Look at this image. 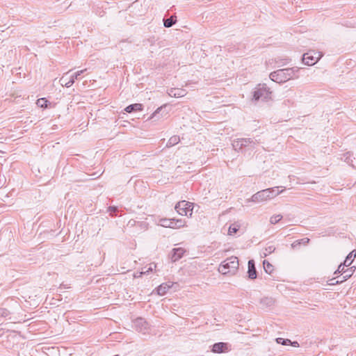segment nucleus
Instances as JSON below:
<instances>
[{
  "mask_svg": "<svg viewBox=\"0 0 356 356\" xmlns=\"http://www.w3.org/2000/svg\"><path fill=\"white\" fill-rule=\"evenodd\" d=\"M138 224H140V227H146L147 224L144 222H138Z\"/></svg>",
  "mask_w": 356,
  "mask_h": 356,
  "instance_id": "46",
  "label": "nucleus"
},
{
  "mask_svg": "<svg viewBox=\"0 0 356 356\" xmlns=\"http://www.w3.org/2000/svg\"><path fill=\"white\" fill-rule=\"evenodd\" d=\"M176 22V17L171 16L168 18L163 19V25L166 28L172 27Z\"/></svg>",
  "mask_w": 356,
  "mask_h": 356,
  "instance_id": "22",
  "label": "nucleus"
},
{
  "mask_svg": "<svg viewBox=\"0 0 356 356\" xmlns=\"http://www.w3.org/2000/svg\"><path fill=\"white\" fill-rule=\"evenodd\" d=\"M260 303L266 307H271L274 304V300L270 297H265L261 299Z\"/></svg>",
  "mask_w": 356,
  "mask_h": 356,
  "instance_id": "25",
  "label": "nucleus"
},
{
  "mask_svg": "<svg viewBox=\"0 0 356 356\" xmlns=\"http://www.w3.org/2000/svg\"><path fill=\"white\" fill-rule=\"evenodd\" d=\"M337 280H342V275H341L340 276L336 277Z\"/></svg>",
  "mask_w": 356,
  "mask_h": 356,
  "instance_id": "47",
  "label": "nucleus"
},
{
  "mask_svg": "<svg viewBox=\"0 0 356 356\" xmlns=\"http://www.w3.org/2000/svg\"><path fill=\"white\" fill-rule=\"evenodd\" d=\"M299 70L300 67H298L279 69L272 72L269 74V78L274 82L283 83L291 79H298L299 77L298 74Z\"/></svg>",
  "mask_w": 356,
  "mask_h": 356,
  "instance_id": "1",
  "label": "nucleus"
},
{
  "mask_svg": "<svg viewBox=\"0 0 356 356\" xmlns=\"http://www.w3.org/2000/svg\"><path fill=\"white\" fill-rule=\"evenodd\" d=\"M309 242V238H303L302 239H300V243L303 245H307Z\"/></svg>",
  "mask_w": 356,
  "mask_h": 356,
  "instance_id": "40",
  "label": "nucleus"
},
{
  "mask_svg": "<svg viewBox=\"0 0 356 356\" xmlns=\"http://www.w3.org/2000/svg\"><path fill=\"white\" fill-rule=\"evenodd\" d=\"M143 105L142 104H140V103H136V104H130L129 106H127L125 108H124V111L127 113H133V112H136V111H143Z\"/></svg>",
  "mask_w": 356,
  "mask_h": 356,
  "instance_id": "15",
  "label": "nucleus"
},
{
  "mask_svg": "<svg viewBox=\"0 0 356 356\" xmlns=\"http://www.w3.org/2000/svg\"><path fill=\"white\" fill-rule=\"evenodd\" d=\"M278 188L279 187L275 186L258 191L252 196L251 201L254 202H261L267 200H270L283 191L282 190L278 191Z\"/></svg>",
  "mask_w": 356,
  "mask_h": 356,
  "instance_id": "4",
  "label": "nucleus"
},
{
  "mask_svg": "<svg viewBox=\"0 0 356 356\" xmlns=\"http://www.w3.org/2000/svg\"><path fill=\"white\" fill-rule=\"evenodd\" d=\"M248 277L250 280H255L257 277V271L255 267V262L253 259H250L248 263Z\"/></svg>",
  "mask_w": 356,
  "mask_h": 356,
  "instance_id": "9",
  "label": "nucleus"
},
{
  "mask_svg": "<svg viewBox=\"0 0 356 356\" xmlns=\"http://www.w3.org/2000/svg\"><path fill=\"white\" fill-rule=\"evenodd\" d=\"M185 253V250L182 248H173L171 251L170 259L172 262H175L180 259L184 254Z\"/></svg>",
  "mask_w": 356,
  "mask_h": 356,
  "instance_id": "11",
  "label": "nucleus"
},
{
  "mask_svg": "<svg viewBox=\"0 0 356 356\" xmlns=\"http://www.w3.org/2000/svg\"><path fill=\"white\" fill-rule=\"evenodd\" d=\"M238 258L235 256H232L220 264L218 270L223 275H234L238 271Z\"/></svg>",
  "mask_w": 356,
  "mask_h": 356,
  "instance_id": "3",
  "label": "nucleus"
},
{
  "mask_svg": "<svg viewBox=\"0 0 356 356\" xmlns=\"http://www.w3.org/2000/svg\"><path fill=\"white\" fill-rule=\"evenodd\" d=\"M186 225V221L181 218L175 219L174 227L176 229L184 227Z\"/></svg>",
  "mask_w": 356,
  "mask_h": 356,
  "instance_id": "29",
  "label": "nucleus"
},
{
  "mask_svg": "<svg viewBox=\"0 0 356 356\" xmlns=\"http://www.w3.org/2000/svg\"><path fill=\"white\" fill-rule=\"evenodd\" d=\"M60 82L61 83L62 86H65V83L67 82V79L63 76L60 79Z\"/></svg>",
  "mask_w": 356,
  "mask_h": 356,
  "instance_id": "44",
  "label": "nucleus"
},
{
  "mask_svg": "<svg viewBox=\"0 0 356 356\" xmlns=\"http://www.w3.org/2000/svg\"><path fill=\"white\" fill-rule=\"evenodd\" d=\"M108 210L111 213H116L118 211V208L115 206H111L108 207Z\"/></svg>",
  "mask_w": 356,
  "mask_h": 356,
  "instance_id": "39",
  "label": "nucleus"
},
{
  "mask_svg": "<svg viewBox=\"0 0 356 356\" xmlns=\"http://www.w3.org/2000/svg\"><path fill=\"white\" fill-rule=\"evenodd\" d=\"M173 286V282H165L162 283L156 288V292L159 296H163L165 295L168 290L172 288Z\"/></svg>",
  "mask_w": 356,
  "mask_h": 356,
  "instance_id": "12",
  "label": "nucleus"
},
{
  "mask_svg": "<svg viewBox=\"0 0 356 356\" xmlns=\"http://www.w3.org/2000/svg\"><path fill=\"white\" fill-rule=\"evenodd\" d=\"M271 93L272 91L266 83H259L254 88L252 92V100L255 102L259 100L268 101L271 98Z\"/></svg>",
  "mask_w": 356,
  "mask_h": 356,
  "instance_id": "5",
  "label": "nucleus"
},
{
  "mask_svg": "<svg viewBox=\"0 0 356 356\" xmlns=\"http://www.w3.org/2000/svg\"><path fill=\"white\" fill-rule=\"evenodd\" d=\"M264 269L268 274H270L273 270V266L266 260L263 261Z\"/></svg>",
  "mask_w": 356,
  "mask_h": 356,
  "instance_id": "26",
  "label": "nucleus"
},
{
  "mask_svg": "<svg viewBox=\"0 0 356 356\" xmlns=\"http://www.w3.org/2000/svg\"><path fill=\"white\" fill-rule=\"evenodd\" d=\"M228 350V343L225 342L215 343L211 348V351L216 353H222Z\"/></svg>",
  "mask_w": 356,
  "mask_h": 356,
  "instance_id": "10",
  "label": "nucleus"
},
{
  "mask_svg": "<svg viewBox=\"0 0 356 356\" xmlns=\"http://www.w3.org/2000/svg\"><path fill=\"white\" fill-rule=\"evenodd\" d=\"M193 209V204L186 200L179 201L175 204V209L181 216H190L192 215Z\"/></svg>",
  "mask_w": 356,
  "mask_h": 356,
  "instance_id": "7",
  "label": "nucleus"
},
{
  "mask_svg": "<svg viewBox=\"0 0 356 356\" xmlns=\"http://www.w3.org/2000/svg\"><path fill=\"white\" fill-rule=\"evenodd\" d=\"M276 342L279 344H282L284 346H288L289 345V343H291V340L289 339H284L281 337H278L275 339Z\"/></svg>",
  "mask_w": 356,
  "mask_h": 356,
  "instance_id": "32",
  "label": "nucleus"
},
{
  "mask_svg": "<svg viewBox=\"0 0 356 356\" xmlns=\"http://www.w3.org/2000/svg\"><path fill=\"white\" fill-rule=\"evenodd\" d=\"M182 92L183 91H180L179 92H174V91L172 90L170 91V95L174 97H181L183 96V95L181 94Z\"/></svg>",
  "mask_w": 356,
  "mask_h": 356,
  "instance_id": "37",
  "label": "nucleus"
},
{
  "mask_svg": "<svg viewBox=\"0 0 356 356\" xmlns=\"http://www.w3.org/2000/svg\"><path fill=\"white\" fill-rule=\"evenodd\" d=\"M86 71V69L79 70L74 73L70 78V79L67 81V83H65V86L67 88L71 87L74 83L75 82V80L78 79L79 77Z\"/></svg>",
  "mask_w": 356,
  "mask_h": 356,
  "instance_id": "14",
  "label": "nucleus"
},
{
  "mask_svg": "<svg viewBox=\"0 0 356 356\" xmlns=\"http://www.w3.org/2000/svg\"><path fill=\"white\" fill-rule=\"evenodd\" d=\"M354 271L355 270L353 269V267L346 268L342 276V280H337L336 281V283H343L353 275Z\"/></svg>",
  "mask_w": 356,
  "mask_h": 356,
  "instance_id": "16",
  "label": "nucleus"
},
{
  "mask_svg": "<svg viewBox=\"0 0 356 356\" xmlns=\"http://www.w3.org/2000/svg\"><path fill=\"white\" fill-rule=\"evenodd\" d=\"M291 60V59L288 57L282 58L278 56L275 58V63L277 65V67H279L287 65Z\"/></svg>",
  "mask_w": 356,
  "mask_h": 356,
  "instance_id": "17",
  "label": "nucleus"
},
{
  "mask_svg": "<svg viewBox=\"0 0 356 356\" xmlns=\"http://www.w3.org/2000/svg\"><path fill=\"white\" fill-rule=\"evenodd\" d=\"M241 142L243 143V149L247 147L248 149L252 150L255 148L257 144V140L250 138H241Z\"/></svg>",
  "mask_w": 356,
  "mask_h": 356,
  "instance_id": "13",
  "label": "nucleus"
},
{
  "mask_svg": "<svg viewBox=\"0 0 356 356\" xmlns=\"http://www.w3.org/2000/svg\"><path fill=\"white\" fill-rule=\"evenodd\" d=\"M168 107L167 104H164L160 107H159L149 118V119H153L156 117L160 113H161V115H167L168 112L165 111V108Z\"/></svg>",
  "mask_w": 356,
  "mask_h": 356,
  "instance_id": "18",
  "label": "nucleus"
},
{
  "mask_svg": "<svg viewBox=\"0 0 356 356\" xmlns=\"http://www.w3.org/2000/svg\"><path fill=\"white\" fill-rule=\"evenodd\" d=\"M289 345L293 346V347H299V343L296 341H291L289 343Z\"/></svg>",
  "mask_w": 356,
  "mask_h": 356,
  "instance_id": "43",
  "label": "nucleus"
},
{
  "mask_svg": "<svg viewBox=\"0 0 356 356\" xmlns=\"http://www.w3.org/2000/svg\"><path fill=\"white\" fill-rule=\"evenodd\" d=\"M346 267H348V266H345L344 264H341L339 266L337 270L334 272V274H341L343 276V274L346 270Z\"/></svg>",
  "mask_w": 356,
  "mask_h": 356,
  "instance_id": "33",
  "label": "nucleus"
},
{
  "mask_svg": "<svg viewBox=\"0 0 356 356\" xmlns=\"http://www.w3.org/2000/svg\"><path fill=\"white\" fill-rule=\"evenodd\" d=\"M343 159L346 163L351 165L354 169H356V167L353 163L355 158L353 156V154L351 153L346 152V154H344Z\"/></svg>",
  "mask_w": 356,
  "mask_h": 356,
  "instance_id": "19",
  "label": "nucleus"
},
{
  "mask_svg": "<svg viewBox=\"0 0 356 356\" xmlns=\"http://www.w3.org/2000/svg\"><path fill=\"white\" fill-rule=\"evenodd\" d=\"M36 104L40 108H47L51 103L46 98L43 97L38 99L36 102Z\"/></svg>",
  "mask_w": 356,
  "mask_h": 356,
  "instance_id": "23",
  "label": "nucleus"
},
{
  "mask_svg": "<svg viewBox=\"0 0 356 356\" xmlns=\"http://www.w3.org/2000/svg\"><path fill=\"white\" fill-rule=\"evenodd\" d=\"M156 41V40L155 39V37L152 36L147 39L143 40V46H147V45L153 46L155 44Z\"/></svg>",
  "mask_w": 356,
  "mask_h": 356,
  "instance_id": "27",
  "label": "nucleus"
},
{
  "mask_svg": "<svg viewBox=\"0 0 356 356\" xmlns=\"http://www.w3.org/2000/svg\"><path fill=\"white\" fill-rule=\"evenodd\" d=\"M282 219V215H280V214L274 215V216H271V218L270 219V222L271 224L275 225V224L279 222Z\"/></svg>",
  "mask_w": 356,
  "mask_h": 356,
  "instance_id": "31",
  "label": "nucleus"
},
{
  "mask_svg": "<svg viewBox=\"0 0 356 356\" xmlns=\"http://www.w3.org/2000/svg\"><path fill=\"white\" fill-rule=\"evenodd\" d=\"M170 220L169 218H161L159 220V225L163 227H170Z\"/></svg>",
  "mask_w": 356,
  "mask_h": 356,
  "instance_id": "30",
  "label": "nucleus"
},
{
  "mask_svg": "<svg viewBox=\"0 0 356 356\" xmlns=\"http://www.w3.org/2000/svg\"><path fill=\"white\" fill-rule=\"evenodd\" d=\"M355 257H356V250H354L351 251L346 257V259L343 261L344 265L349 266L352 264V262L354 260V259L355 258Z\"/></svg>",
  "mask_w": 356,
  "mask_h": 356,
  "instance_id": "20",
  "label": "nucleus"
},
{
  "mask_svg": "<svg viewBox=\"0 0 356 356\" xmlns=\"http://www.w3.org/2000/svg\"><path fill=\"white\" fill-rule=\"evenodd\" d=\"M170 222H171V223H170V225H170V228H172V229H176V228L174 227V225H175V218H171V219H170Z\"/></svg>",
  "mask_w": 356,
  "mask_h": 356,
  "instance_id": "45",
  "label": "nucleus"
},
{
  "mask_svg": "<svg viewBox=\"0 0 356 356\" xmlns=\"http://www.w3.org/2000/svg\"><path fill=\"white\" fill-rule=\"evenodd\" d=\"M156 268V264L152 263L149 264L148 268L145 267V270H143L145 275H148L149 273L152 272L153 270Z\"/></svg>",
  "mask_w": 356,
  "mask_h": 356,
  "instance_id": "35",
  "label": "nucleus"
},
{
  "mask_svg": "<svg viewBox=\"0 0 356 356\" xmlns=\"http://www.w3.org/2000/svg\"><path fill=\"white\" fill-rule=\"evenodd\" d=\"M321 56L322 54L320 52L309 51L302 55V61L305 65L312 66L316 64Z\"/></svg>",
  "mask_w": 356,
  "mask_h": 356,
  "instance_id": "6",
  "label": "nucleus"
},
{
  "mask_svg": "<svg viewBox=\"0 0 356 356\" xmlns=\"http://www.w3.org/2000/svg\"><path fill=\"white\" fill-rule=\"evenodd\" d=\"M275 250V247L273 245H268L265 248L264 257H266L268 254L273 253Z\"/></svg>",
  "mask_w": 356,
  "mask_h": 356,
  "instance_id": "34",
  "label": "nucleus"
},
{
  "mask_svg": "<svg viewBox=\"0 0 356 356\" xmlns=\"http://www.w3.org/2000/svg\"><path fill=\"white\" fill-rule=\"evenodd\" d=\"M20 309V305L16 298H8L0 305V316L11 320L12 316L19 313Z\"/></svg>",
  "mask_w": 356,
  "mask_h": 356,
  "instance_id": "2",
  "label": "nucleus"
},
{
  "mask_svg": "<svg viewBox=\"0 0 356 356\" xmlns=\"http://www.w3.org/2000/svg\"><path fill=\"white\" fill-rule=\"evenodd\" d=\"M239 227L240 226L236 223L232 224L229 227V234L232 235L234 234H236L238 231Z\"/></svg>",
  "mask_w": 356,
  "mask_h": 356,
  "instance_id": "28",
  "label": "nucleus"
},
{
  "mask_svg": "<svg viewBox=\"0 0 356 356\" xmlns=\"http://www.w3.org/2000/svg\"><path fill=\"white\" fill-rule=\"evenodd\" d=\"M300 245H302L300 243V239L299 240H296L292 244H291V247L292 248L295 249V248H297L298 247H300Z\"/></svg>",
  "mask_w": 356,
  "mask_h": 356,
  "instance_id": "36",
  "label": "nucleus"
},
{
  "mask_svg": "<svg viewBox=\"0 0 356 356\" xmlns=\"http://www.w3.org/2000/svg\"><path fill=\"white\" fill-rule=\"evenodd\" d=\"M99 261L95 263V266L101 265L103 261L104 257L100 256V252H99Z\"/></svg>",
  "mask_w": 356,
  "mask_h": 356,
  "instance_id": "42",
  "label": "nucleus"
},
{
  "mask_svg": "<svg viewBox=\"0 0 356 356\" xmlns=\"http://www.w3.org/2000/svg\"><path fill=\"white\" fill-rule=\"evenodd\" d=\"M134 325L137 331L145 332L149 328L147 322L145 318L139 317L134 321Z\"/></svg>",
  "mask_w": 356,
  "mask_h": 356,
  "instance_id": "8",
  "label": "nucleus"
},
{
  "mask_svg": "<svg viewBox=\"0 0 356 356\" xmlns=\"http://www.w3.org/2000/svg\"><path fill=\"white\" fill-rule=\"evenodd\" d=\"M143 275H145L143 271H140V272H136L134 274V277L135 278H139V277H141L143 276Z\"/></svg>",
  "mask_w": 356,
  "mask_h": 356,
  "instance_id": "41",
  "label": "nucleus"
},
{
  "mask_svg": "<svg viewBox=\"0 0 356 356\" xmlns=\"http://www.w3.org/2000/svg\"><path fill=\"white\" fill-rule=\"evenodd\" d=\"M337 278L336 277H333L330 280H329L328 281V284L329 285H336V284H339V283H336V281H337Z\"/></svg>",
  "mask_w": 356,
  "mask_h": 356,
  "instance_id": "38",
  "label": "nucleus"
},
{
  "mask_svg": "<svg viewBox=\"0 0 356 356\" xmlns=\"http://www.w3.org/2000/svg\"><path fill=\"white\" fill-rule=\"evenodd\" d=\"M179 141H180L179 136H176V135L172 136L169 138V140L166 144V147H171L178 144L179 143Z\"/></svg>",
  "mask_w": 356,
  "mask_h": 356,
  "instance_id": "24",
  "label": "nucleus"
},
{
  "mask_svg": "<svg viewBox=\"0 0 356 356\" xmlns=\"http://www.w3.org/2000/svg\"><path fill=\"white\" fill-rule=\"evenodd\" d=\"M232 145L235 151L243 152V143L241 142V138H237L236 140H234Z\"/></svg>",
  "mask_w": 356,
  "mask_h": 356,
  "instance_id": "21",
  "label": "nucleus"
}]
</instances>
